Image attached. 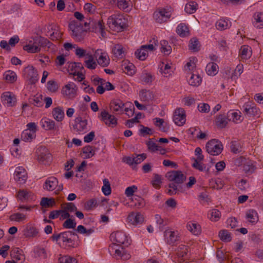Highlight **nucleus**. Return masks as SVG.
Returning a JSON list of instances; mask_svg holds the SVG:
<instances>
[{"label": "nucleus", "instance_id": "obj_1", "mask_svg": "<svg viewBox=\"0 0 263 263\" xmlns=\"http://www.w3.org/2000/svg\"><path fill=\"white\" fill-rule=\"evenodd\" d=\"M109 27L117 31H121L127 27L126 21L121 15L114 14L108 18Z\"/></svg>", "mask_w": 263, "mask_h": 263}, {"label": "nucleus", "instance_id": "obj_2", "mask_svg": "<svg viewBox=\"0 0 263 263\" xmlns=\"http://www.w3.org/2000/svg\"><path fill=\"white\" fill-rule=\"evenodd\" d=\"M62 240L66 247L75 248L77 247L79 236L75 231H67L62 232Z\"/></svg>", "mask_w": 263, "mask_h": 263}, {"label": "nucleus", "instance_id": "obj_3", "mask_svg": "<svg viewBox=\"0 0 263 263\" xmlns=\"http://www.w3.org/2000/svg\"><path fill=\"white\" fill-rule=\"evenodd\" d=\"M205 147L206 152L213 156L218 155L223 149V145L221 142L216 139L209 141Z\"/></svg>", "mask_w": 263, "mask_h": 263}, {"label": "nucleus", "instance_id": "obj_4", "mask_svg": "<svg viewBox=\"0 0 263 263\" xmlns=\"http://www.w3.org/2000/svg\"><path fill=\"white\" fill-rule=\"evenodd\" d=\"M171 13L165 9L161 8L155 11L153 17L157 23L162 24L166 22L171 17Z\"/></svg>", "mask_w": 263, "mask_h": 263}, {"label": "nucleus", "instance_id": "obj_5", "mask_svg": "<svg viewBox=\"0 0 263 263\" xmlns=\"http://www.w3.org/2000/svg\"><path fill=\"white\" fill-rule=\"evenodd\" d=\"M166 177L170 181L181 184L186 180V177L180 171H172L167 173Z\"/></svg>", "mask_w": 263, "mask_h": 263}, {"label": "nucleus", "instance_id": "obj_6", "mask_svg": "<svg viewBox=\"0 0 263 263\" xmlns=\"http://www.w3.org/2000/svg\"><path fill=\"white\" fill-rule=\"evenodd\" d=\"M77 87L73 82H69L62 89V93L69 98H74L77 93Z\"/></svg>", "mask_w": 263, "mask_h": 263}, {"label": "nucleus", "instance_id": "obj_7", "mask_svg": "<svg viewBox=\"0 0 263 263\" xmlns=\"http://www.w3.org/2000/svg\"><path fill=\"white\" fill-rule=\"evenodd\" d=\"M24 72L31 84H34L37 82L39 80L38 74L36 70L32 66L26 67L24 69Z\"/></svg>", "mask_w": 263, "mask_h": 263}, {"label": "nucleus", "instance_id": "obj_8", "mask_svg": "<svg viewBox=\"0 0 263 263\" xmlns=\"http://www.w3.org/2000/svg\"><path fill=\"white\" fill-rule=\"evenodd\" d=\"M146 158V154L143 153L141 154L136 155L135 156L133 155L132 157H124L123 161L129 165H133V164H138L141 163Z\"/></svg>", "mask_w": 263, "mask_h": 263}, {"label": "nucleus", "instance_id": "obj_9", "mask_svg": "<svg viewBox=\"0 0 263 263\" xmlns=\"http://www.w3.org/2000/svg\"><path fill=\"white\" fill-rule=\"evenodd\" d=\"M185 112L183 108H178L175 110L173 116L175 123L178 126H182L185 122Z\"/></svg>", "mask_w": 263, "mask_h": 263}, {"label": "nucleus", "instance_id": "obj_10", "mask_svg": "<svg viewBox=\"0 0 263 263\" xmlns=\"http://www.w3.org/2000/svg\"><path fill=\"white\" fill-rule=\"evenodd\" d=\"M110 238L111 241H112L113 245H121L125 243L127 237L124 232L117 231L115 233H112L110 234Z\"/></svg>", "mask_w": 263, "mask_h": 263}, {"label": "nucleus", "instance_id": "obj_11", "mask_svg": "<svg viewBox=\"0 0 263 263\" xmlns=\"http://www.w3.org/2000/svg\"><path fill=\"white\" fill-rule=\"evenodd\" d=\"M90 27L88 28V31L92 32H100L102 36H104V26L102 21H89Z\"/></svg>", "mask_w": 263, "mask_h": 263}, {"label": "nucleus", "instance_id": "obj_12", "mask_svg": "<svg viewBox=\"0 0 263 263\" xmlns=\"http://www.w3.org/2000/svg\"><path fill=\"white\" fill-rule=\"evenodd\" d=\"M39 151L38 160L40 162L46 164L51 161V155L45 147H41Z\"/></svg>", "mask_w": 263, "mask_h": 263}, {"label": "nucleus", "instance_id": "obj_13", "mask_svg": "<svg viewBox=\"0 0 263 263\" xmlns=\"http://www.w3.org/2000/svg\"><path fill=\"white\" fill-rule=\"evenodd\" d=\"M242 108L244 115L248 117L256 116L259 111V109L251 103H245Z\"/></svg>", "mask_w": 263, "mask_h": 263}, {"label": "nucleus", "instance_id": "obj_14", "mask_svg": "<svg viewBox=\"0 0 263 263\" xmlns=\"http://www.w3.org/2000/svg\"><path fill=\"white\" fill-rule=\"evenodd\" d=\"M100 116L101 120L108 126H114L117 124V119L114 116L109 114L105 110L101 112Z\"/></svg>", "mask_w": 263, "mask_h": 263}, {"label": "nucleus", "instance_id": "obj_15", "mask_svg": "<svg viewBox=\"0 0 263 263\" xmlns=\"http://www.w3.org/2000/svg\"><path fill=\"white\" fill-rule=\"evenodd\" d=\"M14 178L15 180L20 183H24L27 179V174L25 169L22 167H17L14 174Z\"/></svg>", "mask_w": 263, "mask_h": 263}, {"label": "nucleus", "instance_id": "obj_16", "mask_svg": "<svg viewBox=\"0 0 263 263\" xmlns=\"http://www.w3.org/2000/svg\"><path fill=\"white\" fill-rule=\"evenodd\" d=\"M100 55L97 59L98 64L103 67H107L110 63V59L105 52H102L101 50H97L96 51L95 55L97 58L98 55Z\"/></svg>", "mask_w": 263, "mask_h": 263}, {"label": "nucleus", "instance_id": "obj_17", "mask_svg": "<svg viewBox=\"0 0 263 263\" xmlns=\"http://www.w3.org/2000/svg\"><path fill=\"white\" fill-rule=\"evenodd\" d=\"M87 120H83L81 117H78L75 119V124L73 127L79 133H85L87 130Z\"/></svg>", "mask_w": 263, "mask_h": 263}, {"label": "nucleus", "instance_id": "obj_18", "mask_svg": "<svg viewBox=\"0 0 263 263\" xmlns=\"http://www.w3.org/2000/svg\"><path fill=\"white\" fill-rule=\"evenodd\" d=\"M124 103L119 100L115 99L112 100L110 103V108L114 112H116L118 114H122L123 112V107L124 106Z\"/></svg>", "mask_w": 263, "mask_h": 263}, {"label": "nucleus", "instance_id": "obj_19", "mask_svg": "<svg viewBox=\"0 0 263 263\" xmlns=\"http://www.w3.org/2000/svg\"><path fill=\"white\" fill-rule=\"evenodd\" d=\"M2 101L8 106H13L16 102L15 96L10 92H5L2 95Z\"/></svg>", "mask_w": 263, "mask_h": 263}, {"label": "nucleus", "instance_id": "obj_20", "mask_svg": "<svg viewBox=\"0 0 263 263\" xmlns=\"http://www.w3.org/2000/svg\"><path fill=\"white\" fill-rule=\"evenodd\" d=\"M127 220L130 223L134 225H137L143 222L144 221V217L140 213H135L132 212L128 215Z\"/></svg>", "mask_w": 263, "mask_h": 263}, {"label": "nucleus", "instance_id": "obj_21", "mask_svg": "<svg viewBox=\"0 0 263 263\" xmlns=\"http://www.w3.org/2000/svg\"><path fill=\"white\" fill-rule=\"evenodd\" d=\"M189 252L188 247L185 245H180L177 249V255L178 257L177 261L181 262L187 259V255Z\"/></svg>", "mask_w": 263, "mask_h": 263}, {"label": "nucleus", "instance_id": "obj_22", "mask_svg": "<svg viewBox=\"0 0 263 263\" xmlns=\"http://www.w3.org/2000/svg\"><path fill=\"white\" fill-rule=\"evenodd\" d=\"M58 183L59 181L56 177L53 176L49 177L46 179L43 185V188L47 191H53L57 187Z\"/></svg>", "mask_w": 263, "mask_h": 263}, {"label": "nucleus", "instance_id": "obj_23", "mask_svg": "<svg viewBox=\"0 0 263 263\" xmlns=\"http://www.w3.org/2000/svg\"><path fill=\"white\" fill-rule=\"evenodd\" d=\"M164 236L166 239L167 243L169 245H173L179 240L177 232L169 229L165 231Z\"/></svg>", "mask_w": 263, "mask_h": 263}, {"label": "nucleus", "instance_id": "obj_24", "mask_svg": "<svg viewBox=\"0 0 263 263\" xmlns=\"http://www.w3.org/2000/svg\"><path fill=\"white\" fill-rule=\"evenodd\" d=\"M139 97L141 101L149 103L154 99V94L152 91L144 89L140 91Z\"/></svg>", "mask_w": 263, "mask_h": 263}, {"label": "nucleus", "instance_id": "obj_25", "mask_svg": "<svg viewBox=\"0 0 263 263\" xmlns=\"http://www.w3.org/2000/svg\"><path fill=\"white\" fill-rule=\"evenodd\" d=\"M10 255L12 258L19 261V263L23 262L25 259V256L23 254V251L18 248H13L10 252Z\"/></svg>", "mask_w": 263, "mask_h": 263}, {"label": "nucleus", "instance_id": "obj_26", "mask_svg": "<svg viewBox=\"0 0 263 263\" xmlns=\"http://www.w3.org/2000/svg\"><path fill=\"white\" fill-rule=\"evenodd\" d=\"M177 33L182 37L190 35V31L188 26L184 23H181L178 25L176 28Z\"/></svg>", "mask_w": 263, "mask_h": 263}, {"label": "nucleus", "instance_id": "obj_27", "mask_svg": "<svg viewBox=\"0 0 263 263\" xmlns=\"http://www.w3.org/2000/svg\"><path fill=\"white\" fill-rule=\"evenodd\" d=\"M42 127L46 130H57L58 127H57L55 124V122L48 118H45L41 120Z\"/></svg>", "mask_w": 263, "mask_h": 263}, {"label": "nucleus", "instance_id": "obj_28", "mask_svg": "<svg viewBox=\"0 0 263 263\" xmlns=\"http://www.w3.org/2000/svg\"><path fill=\"white\" fill-rule=\"evenodd\" d=\"M215 123L218 128H223L228 124V119L224 115L220 114L216 117Z\"/></svg>", "mask_w": 263, "mask_h": 263}, {"label": "nucleus", "instance_id": "obj_29", "mask_svg": "<svg viewBox=\"0 0 263 263\" xmlns=\"http://www.w3.org/2000/svg\"><path fill=\"white\" fill-rule=\"evenodd\" d=\"M52 114L53 118L58 122L62 121L64 118V112L61 107L54 108Z\"/></svg>", "mask_w": 263, "mask_h": 263}, {"label": "nucleus", "instance_id": "obj_30", "mask_svg": "<svg viewBox=\"0 0 263 263\" xmlns=\"http://www.w3.org/2000/svg\"><path fill=\"white\" fill-rule=\"evenodd\" d=\"M23 49L28 53H36L39 52L41 48L37 45V43H35L34 40L33 41H30L29 44L24 46Z\"/></svg>", "mask_w": 263, "mask_h": 263}, {"label": "nucleus", "instance_id": "obj_31", "mask_svg": "<svg viewBox=\"0 0 263 263\" xmlns=\"http://www.w3.org/2000/svg\"><path fill=\"white\" fill-rule=\"evenodd\" d=\"M56 202L53 198L43 197L40 205L43 208H50L55 206Z\"/></svg>", "mask_w": 263, "mask_h": 263}, {"label": "nucleus", "instance_id": "obj_32", "mask_svg": "<svg viewBox=\"0 0 263 263\" xmlns=\"http://www.w3.org/2000/svg\"><path fill=\"white\" fill-rule=\"evenodd\" d=\"M254 26L258 28H263V13L256 12L254 14Z\"/></svg>", "mask_w": 263, "mask_h": 263}, {"label": "nucleus", "instance_id": "obj_33", "mask_svg": "<svg viewBox=\"0 0 263 263\" xmlns=\"http://www.w3.org/2000/svg\"><path fill=\"white\" fill-rule=\"evenodd\" d=\"M123 47L120 44L115 45L112 48V52L118 59H122L124 56Z\"/></svg>", "mask_w": 263, "mask_h": 263}, {"label": "nucleus", "instance_id": "obj_34", "mask_svg": "<svg viewBox=\"0 0 263 263\" xmlns=\"http://www.w3.org/2000/svg\"><path fill=\"white\" fill-rule=\"evenodd\" d=\"M200 45L197 37L192 38L189 42V48L192 52H198L200 50Z\"/></svg>", "mask_w": 263, "mask_h": 263}, {"label": "nucleus", "instance_id": "obj_35", "mask_svg": "<svg viewBox=\"0 0 263 263\" xmlns=\"http://www.w3.org/2000/svg\"><path fill=\"white\" fill-rule=\"evenodd\" d=\"M231 23L228 20L226 21L224 19H220L216 23V28L220 31L224 30L230 27Z\"/></svg>", "mask_w": 263, "mask_h": 263}, {"label": "nucleus", "instance_id": "obj_36", "mask_svg": "<svg viewBox=\"0 0 263 263\" xmlns=\"http://www.w3.org/2000/svg\"><path fill=\"white\" fill-rule=\"evenodd\" d=\"M218 66L214 62L209 63L206 66L205 70L209 76H214L218 71Z\"/></svg>", "mask_w": 263, "mask_h": 263}, {"label": "nucleus", "instance_id": "obj_37", "mask_svg": "<svg viewBox=\"0 0 263 263\" xmlns=\"http://www.w3.org/2000/svg\"><path fill=\"white\" fill-rule=\"evenodd\" d=\"M35 134L31 132L29 130H24L21 134V139L25 142H31L32 139L35 138Z\"/></svg>", "mask_w": 263, "mask_h": 263}, {"label": "nucleus", "instance_id": "obj_38", "mask_svg": "<svg viewBox=\"0 0 263 263\" xmlns=\"http://www.w3.org/2000/svg\"><path fill=\"white\" fill-rule=\"evenodd\" d=\"M115 257L118 258L120 257L123 260H127L130 257V255L127 253L124 249L123 247H121V249H116Z\"/></svg>", "mask_w": 263, "mask_h": 263}, {"label": "nucleus", "instance_id": "obj_39", "mask_svg": "<svg viewBox=\"0 0 263 263\" xmlns=\"http://www.w3.org/2000/svg\"><path fill=\"white\" fill-rule=\"evenodd\" d=\"M42 95H39L30 98L29 102L37 107H42L43 105Z\"/></svg>", "mask_w": 263, "mask_h": 263}, {"label": "nucleus", "instance_id": "obj_40", "mask_svg": "<svg viewBox=\"0 0 263 263\" xmlns=\"http://www.w3.org/2000/svg\"><path fill=\"white\" fill-rule=\"evenodd\" d=\"M186 227L188 230L195 235H199L201 232L200 226L197 223L189 222Z\"/></svg>", "mask_w": 263, "mask_h": 263}, {"label": "nucleus", "instance_id": "obj_41", "mask_svg": "<svg viewBox=\"0 0 263 263\" xmlns=\"http://www.w3.org/2000/svg\"><path fill=\"white\" fill-rule=\"evenodd\" d=\"M35 43H37V45L39 46H48L49 48L52 45V44L50 41L42 36H36L34 39Z\"/></svg>", "mask_w": 263, "mask_h": 263}, {"label": "nucleus", "instance_id": "obj_42", "mask_svg": "<svg viewBox=\"0 0 263 263\" xmlns=\"http://www.w3.org/2000/svg\"><path fill=\"white\" fill-rule=\"evenodd\" d=\"M202 81V78L199 74H192L188 82L189 84L193 86H199Z\"/></svg>", "mask_w": 263, "mask_h": 263}, {"label": "nucleus", "instance_id": "obj_43", "mask_svg": "<svg viewBox=\"0 0 263 263\" xmlns=\"http://www.w3.org/2000/svg\"><path fill=\"white\" fill-rule=\"evenodd\" d=\"M198 4L194 1H191L187 3L184 8L185 12L189 14H192L196 12Z\"/></svg>", "mask_w": 263, "mask_h": 263}, {"label": "nucleus", "instance_id": "obj_44", "mask_svg": "<svg viewBox=\"0 0 263 263\" xmlns=\"http://www.w3.org/2000/svg\"><path fill=\"white\" fill-rule=\"evenodd\" d=\"M246 218L250 223L254 224L258 220L257 213L253 210H249L246 213Z\"/></svg>", "mask_w": 263, "mask_h": 263}, {"label": "nucleus", "instance_id": "obj_45", "mask_svg": "<svg viewBox=\"0 0 263 263\" xmlns=\"http://www.w3.org/2000/svg\"><path fill=\"white\" fill-rule=\"evenodd\" d=\"M4 77L9 83H12L17 80L16 74L13 71L8 70L4 74Z\"/></svg>", "mask_w": 263, "mask_h": 263}, {"label": "nucleus", "instance_id": "obj_46", "mask_svg": "<svg viewBox=\"0 0 263 263\" xmlns=\"http://www.w3.org/2000/svg\"><path fill=\"white\" fill-rule=\"evenodd\" d=\"M137 59L140 60L144 61L146 59L148 55V51L142 48V46L140 49H137L135 53Z\"/></svg>", "mask_w": 263, "mask_h": 263}, {"label": "nucleus", "instance_id": "obj_47", "mask_svg": "<svg viewBox=\"0 0 263 263\" xmlns=\"http://www.w3.org/2000/svg\"><path fill=\"white\" fill-rule=\"evenodd\" d=\"M82 152L83 154H85V156L84 157L85 159L91 158L95 154V150L94 149V148L90 145H87L84 147L82 148Z\"/></svg>", "mask_w": 263, "mask_h": 263}, {"label": "nucleus", "instance_id": "obj_48", "mask_svg": "<svg viewBox=\"0 0 263 263\" xmlns=\"http://www.w3.org/2000/svg\"><path fill=\"white\" fill-rule=\"evenodd\" d=\"M168 185L170 189L168 190L167 193L170 195H173L177 194L179 191V187L180 184L176 183L174 181H171Z\"/></svg>", "mask_w": 263, "mask_h": 263}, {"label": "nucleus", "instance_id": "obj_49", "mask_svg": "<svg viewBox=\"0 0 263 263\" xmlns=\"http://www.w3.org/2000/svg\"><path fill=\"white\" fill-rule=\"evenodd\" d=\"M156 120L155 125L159 127L160 130L163 132H167L168 130V127L166 125H164V121L163 119L156 118L154 119Z\"/></svg>", "mask_w": 263, "mask_h": 263}, {"label": "nucleus", "instance_id": "obj_50", "mask_svg": "<svg viewBox=\"0 0 263 263\" xmlns=\"http://www.w3.org/2000/svg\"><path fill=\"white\" fill-rule=\"evenodd\" d=\"M219 236L222 241L228 242L231 240V234L227 230H223L220 231Z\"/></svg>", "mask_w": 263, "mask_h": 263}, {"label": "nucleus", "instance_id": "obj_51", "mask_svg": "<svg viewBox=\"0 0 263 263\" xmlns=\"http://www.w3.org/2000/svg\"><path fill=\"white\" fill-rule=\"evenodd\" d=\"M103 186L102 187V191L104 194L108 196L111 194V187L110 183L107 179H103Z\"/></svg>", "mask_w": 263, "mask_h": 263}, {"label": "nucleus", "instance_id": "obj_52", "mask_svg": "<svg viewBox=\"0 0 263 263\" xmlns=\"http://www.w3.org/2000/svg\"><path fill=\"white\" fill-rule=\"evenodd\" d=\"M210 219L212 221H218L221 216L220 212L217 209H212L209 212Z\"/></svg>", "mask_w": 263, "mask_h": 263}, {"label": "nucleus", "instance_id": "obj_53", "mask_svg": "<svg viewBox=\"0 0 263 263\" xmlns=\"http://www.w3.org/2000/svg\"><path fill=\"white\" fill-rule=\"evenodd\" d=\"M161 46V49L162 52L165 54H168L171 53L172 48L171 46L168 45V42L165 40H163L160 42Z\"/></svg>", "mask_w": 263, "mask_h": 263}, {"label": "nucleus", "instance_id": "obj_54", "mask_svg": "<svg viewBox=\"0 0 263 263\" xmlns=\"http://www.w3.org/2000/svg\"><path fill=\"white\" fill-rule=\"evenodd\" d=\"M250 49L251 48L248 46H242L240 49V54L241 58L246 59L250 58L251 55Z\"/></svg>", "mask_w": 263, "mask_h": 263}, {"label": "nucleus", "instance_id": "obj_55", "mask_svg": "<svg viewBox=\"0 0 263 263\" xmlns=\"http://www.w3.org/2000/svg\"><path fill=\"white\" fill-rule=\"evenodd\" d=\"M152 185L156 189H159L160 187V185L162 183L161 177L160 175L155 174L154 178L151 181Z\"/></svg>", "mask_w": 263, "mask_h": 263}, {"label": "nucleus", "instance_id": "obj_56", "mask_svg": "<svg viewBox=\"0 0 263 263\" xmlns=\"http://www.w3.org/2000/svg\"><path fill=\"white\" fill-rule=\"evenodd\" d=\"M39 233L38 230L33 227H30L27 228L25 232V235L27 237H34Z\"/></svg>", "mask_w": 263, "mask_h": 263}, {"label": "nucleus", "instance_id": "obj_57", "mask_svg": "<svg viewBox=\"0 0 263 263\" xmlns=\"http://www.w3.org/2000/svg\"><path fill=\"white\" fill-rule=\"evenodd\" d=\"M231 144V149L233 153L237 154L241 151V147L238 141H232Z\"/></svg>", "mask_w": 263, "mask_h": 263}, {"label": "nucleus", "instance_id": "obj_58", "mask_svg": "<svg viewBox=\"0 0 263 263\" xmlns=\"http://www.w3.org/2000/svg\"><path fill=\"white\" fill-rule=\"evenodd\" d=\"M77 223L74 219L68 218L66 219L63 223V228L65 229H74L76 228Z\"/></svg>", "mask_w": 263, "mask_h": 263}, {"label": "nucleus", "instance_id": "obj_59", "mask_svg": "<svg viewBox=\"0 0 263 263\" xmlns=\"http://www.w3.org/2000/svg\"><path fill=\"white\" fill-rule=\"evenodd\" d=\"M47 89L51 92H55L58 90L59 86L55 81L50 80L47 82Z\"/></svg>", "mask_w": 263, "mask_h": 263}, {"label": "nucleus", "instance_id": "obj_60", "mask_svg": "<svg viewBox=\"0 0 263 263\" xmlns=\"http://www.w3.org/2000/svg\"><path fill=\"white\" fill-rule=\"evenodd\" d=\"M146 144L147 146L148 149L151 152L157 151L159 146L156 143L153 141L151 139H149V140L146 142Z\"/></svg>", "mask_w": 263, "mask_h": 263}, {"label": "nucleus", "instance_id": "obj_61", "mask_svg": "<svg viewBox=\"0 0 263 263\" xmlns=\"http://www.w3.org/2000/svg\"><path fill=\"white\" fill-rule=\"evenodd\" d=\"M9 219L11 221H21L26 219V216L23 214L17 213L11 215Z\"/></svg>", "mask_w": 263, "mask_h": 263}, {"label": "nucleus", "instance_id": "obj_62", "mask_svg": "<svg viewBox=\"0 0 263 263\" xmlns=\"http://www.w3.org/2000/svg\"><path fill=\"white\" fill-rule=\"evenodd\" d=\"M59 263H77L76 258L70 257L69 256H64L59 258Z\"/></svg>", "mask_w": 263, "mask_h": 263}, {"label": "nucleus", "instance_id": "obj_63", "mask_svg": "<svg viewBox=\"0 0 263 263\" xmlns=\"http://www.w3.org/2000/svg\"><path fill=\"white\" fill-rule=\"evenodd\" d=\"M30 193L26 190H20L18 192L17 197L22 201L27 200L30 197Z\"/></svg>", "mask_w": 263, "mask_h": 263}, {"label": "nucleus", "instance_id": "obj_64", "mask_svg": "<svg viewBox=\"0 0 263 263\" xmlns=\"http://www.w3.org/2000/svg\"><path fill=\"white\" fill-rule=\"evenodd\" d=\"M130 0H117V6L120 9L125 10L128 7Z\"/></svg>", "mask_w": 263, "mask_h": 263}]
</instances>
